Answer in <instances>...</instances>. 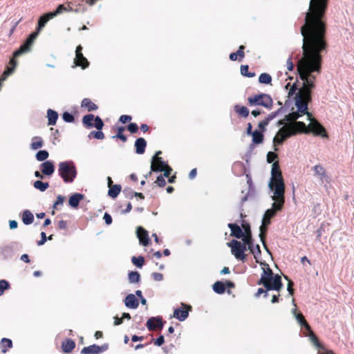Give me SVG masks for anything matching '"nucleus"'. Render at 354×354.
<instances>
[{
  "label": "nucleus",
  "instance_id": "1",
  "mask_svg": "<svg viewBox=\"0 0 354 354\" xmlns=\"http://www.w3.org/2000/svg\"><path fill=\"white\" fill-rule=\"evenodd\" d=\"M328 1L310 0L305 23L300 29L303 37V55L298 59L297 70L299 76H306L313 82L316 80L315 75L313 73H320L322 62L321 54L327 48L325 13Z\"/></svg>",
  "mask_w": 354,
  "mask_h": 354
},
{
  "label": "nucleus",
  "instance_id": "2",
  "mask_svg": "<svg viewBox=\"0 0 354 354\" xmlns=\"http://www.w3.org/2000/svg\"><path fill=\"white\" fill-rule=\"evenodd\" d=\"M308 102L295 97L296 112H292L286 116V121H295L293 125L281 127L273 138V144L281 145L287 138L295 136L297 132L327 137L325 128L308 112Z\"/></svg>",
  "mask_w": 354,
  "mask_h": 354
},
{
  "label": "nucleus",
  "instance_id": "3",
  "mask_svg": "<svg viewBox=\"0 0 354 354\" xmlns=\"http://www.w3.org/2000/svg\"><path fill=\"white\" fill-rule=\"evenodd\" d=\"M39 33V32L37 30L34 32H32L26 39L24 43L20 46L19 49L14 53L13 58H12L10 61V66H8L6 68L1 77V80H6V79L13 73L17 66V62L15 58L20 56L23 53L28 52L30 50L31 46L32 45L35 39L38 36Z\"/></svg>",
  "mask_w": 354,
  "mask_h": 354
},
{
  "label": "nucleus",
  "instance_id": "4",
  "mask_svg": "<svg viewBox=\"0 0 354 354\" xmlns=\"http://www.w3.org/2000/svg\"><path fill=\"white\" fill-rule=\"evenodd\" d=\"M258 285H263L267 290L279 291L283 286L281 277L278 274H274L272 270L268 267L263 269L261 279L257 282Z\"/></svg>",
  "mask_w": 354,
  "mask_h": 354
},
{
  "label": "nucleus",
  "instance_id": "5",
  "mask_svg": "<svg viewBox=\"0 0 354 354\" xmlns=\"http://www.w3.org/2000/svg\"><path fill=\"white\" fill-rule=\"evenodd\" d=\"M269 187L277 196H282L285 193V184L278 162H274L272 165Z\"/></svg>",
  "mask_w": 354,
  "mask_h": 354
},
{
  "label": "nucleus",
  "instance_id": "6",
  "mask_svg": "<svg viewBox=\"0 0 354 354\" xmlns=\"http://www.w3.org/2000/svg\"><path fill=\"white\" fill-rule=\"evenodd\" d=\"M58 174L65 183H71L77 176V169L73 161H63L59 163Z\"/></svg>",
  "mask_w": 354,
  "mask_h": 354
},
{
  "label": "nucleus",
  "instance_id": "7",
  "mask_svg": "<svg viewBox=\"0 0 354 354\" xmlns=\"http://www.w3.org/2000/svg\"><path fill=\"white\" fill-rule=\"evenodd\" d=\"M272 200L274 201V203L272 204V207L268 209L263 215V225H270L271 218L275 216L277 212L282 209L285 203L284 194L282 196H277L274 194L272 196Z\"/></svg>",
  "mask_w": 354,
  "mask_h": 354
},
{
  "label": "nucleus",
  "instance_id": "8",
  "mask_svg": "<svg viewBox=\"0 0 354 354\" xmlns=\"http://www.w3.org/2000/svg\"><path fill=\"white\" fill-rule=\"evenodd\" d=\"M303 81V86L296 93L295 97H301V100L307 102H310L312 100V89L315 87V82L311 80L309 81L306 79V76H299Z\"/></svg>",
  "mask_w": 354,
  "mask_h": 354
},
{
  "label": "nucleus",
  "instance_id": "9",
  "mask_svg": "<svg viewBox=\"0 0 354 354\" xmlns=\"http://www.w3.org/2000/svg\"><path fill=\"white\" fill-rule=\"evenodd\" d=\"M248 103L250 106H262L266 109H271L272 108L273 100L271 96L266 93H260L249 97Z\"/></svg>",
  "mask_w": 354,
  "mask_h": 354
},
{
  "label": "nucleus",
  "instance_id": "10",
  "mask_svg": "<svg viewBox=\"0 0 354 354\" xmlns=\"http://www.w3.org/2000/svg\"><path fill=\"white\" fill-rule=\"evenodd\" d=\"M19 249V244L16 241L0 245V258L4 261L12 259Z\"/></svg>",
  "mask_w": 354,
  "mask_h": 354
},
{
  "label": "nucleus",
  "instance_id": "11",
  "mask_svg": "<svg viewBox=\"0 0 354 354\" xmlns=\"http://www.w3.org/2000/svg\"><path fill=\"white\" fill-rule=\"evenodd\" d=\"M227 245L231 248L232 254L234 255L236 259L241 261L245 260V255L244 252L246 250V246L244 244L233 239L230 243H227Z\"/></svg>",
  "mask_w": 354,
  "mask_h": 354
},
{
  "label": "nucleus",
  "instance_id": "12",
  "mask_svg": "<svg viewBox=\"0 0 354 354\" xmlns=\"http://www.w3.org/2000/svg\"><path fill=\"white\" fill-rule=\"evenodd\" d=\"M82 47L79 45L75 50V64L76 66H81L83 69L87 68L89 65V62L87 59L84 57L82 53Z\"/></svg>",
  "mask_w": 354,
  "mask_h": 354
},
{
  "label": "nucleus",
  "instance_id": "13",
  "mask_svg": "<svg viewBox=\"0 0 354 354\" xmlns=\"http://www.w3.org/2000/svg\"><path fill=\"white\" fill-rule=\"evenodd\" d=\"M146 326L149 331L155 330L156 328L161 330L163 328L164 322L160 316L152 317L147 320Z\"/></svg>",
  "mask_w": 354,
  "mask_h": 354
},
{
  "label": "nucleus",
  "instance_id": "14",
  "mask_svg": "<svg viewBox=\"0 0 354 354\" xmlns=\"http://www.w3.org/2000/svg\"><path fill=\"white\" fill-rule=\"evenodd\" d=\"M168 165L163 161L162 158H157L155 161V157L152 158L151 163V170L156 172L162 171Z\"/></svg>",
  "mask_w": 354,
  "mask_h": 354
},
{
  "label": "nucleus",
  "instance_id": "15",
  "mask_svg": "<svg viewBox=\"0 0 354 354\" xmlns=\"http://www.w3.org/2000/svg\"><path fill=\"white\" fill-rule=\"evenodd\" d=\"M40 170L41 173L48 176H50L55 172L54 163L50 160H46L40 165Z\"/></svg>",
  "mask_w": 354,
  "mask_h": 354
},
{
  "label": "nucleus",
  "instance_id": "16",
  "mask_svg": "<svg viewBox=\"0 0 354 354\" xmlns=\"http://www.w3.org/2000/svg\"><path fill=\"white\" fill-rule=\"evenodd\" d=\"M310 334L309 337L311 340V342L313 343V344L319 349V351L322 354H334V353L332 351L326 350L324 346H322L319 342L317 336L313 333V332L310 330H308Z\"/></svg>",
  "mask_w": 354,
  "mask_h": 354
},
{
  "label": "nucleus",
  "instance_id": "17",
  "mask_svg": "<svg viewBox=\"0 0 354 354\" xmlns=\"http://www.w3.org/2000/svg\"><path fill=\"white\" fill-rule=\"evenodd\" d=\"M137 236L139 239L140 243L144 246H147L149 243V238L148 232L142 227L140 226L136 230Z\"/></svg>",
  "mask_w": 354,
  "mask_h": 354
},
{
  "label": "nucleus",
  "instance_id": "18",
  "mask_svg": "<svg viewBox=\"0 0 354 354\" xmlns=\"http://www.w3.org/2000/svg\"><path fill=\"white\" fill-rule=\"evenodd\" d=\"M246 179H247V183L248 185V193L241 198V203H243L244 202H245L246 201H248V199L251 197V196H253L254 195V193H255V189H254V187L253 185V183H252V177L250 174H246Z\"/></svg>",
  "mask_w": 354,
  "mask_h": 354
},
{
  "label": "nucleus",
  "instance_id": "19",
  "mask_svg": "<svg viewBox=\"0 0 354 354\" xmlns=\"http://www.w3.org/2000/svg\"><path fill=\"white\" fill-rule=\"evenodd\" d=\"M50 12H46L42 15L38 19L37 27L36 30L39 32L45 27L48 21L53 19V16L51 15Z\"/></svg>",
  "mask_w": 354,
  "mask_h": 354
},
{
  "label": "nucleus",
  "instance_id": "20",
  "mask_svg": "<svg viewBox=\"0 0 354 354\" xmlns=\"http://www.w3.org/2000/svg\"><path fill=\"white\" fill-rule=\"evenodd\" d=\"M292 313L294 317H295L297 322L301 327H304L306 330H310V326L305 319L304 316L303 315L302 313H297L296 308H294L292 310Z\"/></svg>",
  "mask_w": 354,
  "mask_h": 354
},
{
  "label": "nucleus",
  "instance_id": "21",
  "mask_svg": "<svg viewBox=\"0 0 354 354\" xmlns=\"http://www.w3.org/2000/svg\"><path fill=\"white\" fill-rule=\"evenodd\" d=\"M124 304L129 308L136 309L139 306V301L133 294H129L124 299Z\"/></svg>",
  "mask_w": 354,
  "mask_h": 354
},
{
  "label": "nucleus",
  "instance_id": "22",
  "mask_svg": "<svg viewBox=\"0 0 354 354\" xmlns=\"http://www.w3.org/2000/svg\"><path fill=\"white\" fill-rule=\"evenodd\" d=\"M227 226L231 230V236L236 239H241L243 236L244 232L239 225L236 223H229Z\"/></svg>",
  "mask_w": 354,
  "mask_h": 354
},
{
  "label": "nucleus",
  "instance_id": "23",
  "mask_svg": "<svg viewBox=\"0 0 354 354\" xmlns=\"http://www.w3.org/2000/svg\"><path fill=\"white\" fill-rule=\"evenodd\" d=\"M147 147V142L143 138H138L136 140L135 147L136 153L138 154H143Z\"/></svg>",
  "mask_w": 354,
  "mask_h": 354
},
{
  "label": "nucleus",
  "instance_id": "24",
  "mask_svg": "<svg viewBox=\"0 0 354 354\" xmlns=\"http://www.w3.org/2000/svg\"><path fill=\"white\" fill-rule=\"evenodd\" d=\"M84 198V195L80 193H76L72 195L68 200V204L71 207H78L80 202Z\"/></svg>",
  "mask_w": 354,
  "mask_h": 354
},
{
  "label": "nucleus",
  "instance_id": "25",
  "mask_svg": "<svg viewBox=\"0 0 354 354\" xmlns=\"http://www.w3.org/2000/svg\"><path fill=\"white\" fill-rule=\"evenodd\" d=\"M75 347V342L71 339H67L62 344V351L65 353L71 352Z\"/></svg>",
  "mask_w": 354,
  "mask_h": 354
},
{
  "label": "nucleus",
  "instance_id": "26",
  "mask_svg": "<svg viewBox=\"0 0 354 354\" xmlns=\"http://www.w3.org/2000/svg\"><path fill=\"white\" fill-rule=\"evenodd\" d=\"M189 316L188 310H181L180 308H176L174 312V317L180 322L185 321Z\"/></svg>",
  "mask_w": 354,
  "mask_h": 354
},
{
  "label": "nucleus",
  "instance_id": "27",
  "mask_svg": "<svg viewBox=\"0 0 354 354\" xmlns=\"http://www.w3.org/2000/svg\"><path fill=\"white\" fill-rule=\"evenodd\" d=\"M48 125H55L58 119V113L55 111L48 109L47 110Z\"/></svg>",
  "mask_w": 354,
  "mask_h": 354
},
{
  "label": "nucleus",
  "instance_id": "28",
  "mask_svg": "<svg viewBox=\"0 0 354 354\" xmlns=\"http://www.w3.org/2000/svg\"><path fill=\"white\" fill-rule=\"evenodd\" d=\"M313 170L315 172V175L317 176L322 181L324 178L326 176V170L320 165H316L313 167Z\"/></svg>",
  "mask_w": 354,
  "mask_h": 354
},
{
  "label": "nucleus",
  "instance_id": "29",
  "mask_svg": "<svg viewBox=\"0 0 354 354\" xmlns=\"http://www.w3.org/2000/svg\"><path fill=\"white\" fill-rule=\"evenodd\" d=\"M81 106L86 108L88 111H93L97 109V106L88 98H84L82 101Z\"/></svg>",
  "mask_w": 354,
  "mask_h": 354
},
{
  "label": "nucleus",
  "instance_id": "30",
  "mask_svg": "<svg viewBox=\"0 0 354 354\" xmlns=\"http://www.w3.org/2000/svg\"><path fill=\"white\" fill-rule=\"evenodd\" d=\"M22 221L25 225H30L34 221V216L30 210H25L22 214Z\"/></svg>",
  "mask_w": 354,
  "mask_h": 354
},
{
  "label": "nucleus",
  "instance_id": "31",
  "mask_svg": "<svg viewBox=\"0 0 354 354\" xmlns=\"http://www.w3.org/2000/svg\"><path fill=\"white\" fill-rule=\"evenodd\" d=\"M44 145L43 140L39 136H35L32 138V142L30 144V147L33 150H37L39 148H41Z\"/></svg>",
  "mask_w": 354,
  "mask_h": 354
},
{
  "label": "nucleus",
  "instance_id": "32",
  "mask_svg": "<svg viewBox=\"0 0 354 354\" xmlns=\"http://www.w3.org/2000/svg\"><path fill=\"white\" fill-rule=\"evenodd\" d=\"M242 241H243V243L245 245H248V249H250L251 245H253V241L252 238V234L250 228L248 229V231H245V234H243V236L241 238Z\"/></svg>",
  "mask_w": 354,
  "mask_h": 354
},
{
  "label": "nucleus",
  "instance_id": "33",
  "mask_svg": "<svg viewBox=\"0 0 354 354\" xmlns=\"http://www.w3.org/2000/svg\"><path fill=\"white\" fill-rule=\"evenodd\" d=\"M0 344L1 346V352L6 353L8 348H10L12 347V341L10 339L3 337L1 340Z\"/></svg>",
  "mask_w": 354,
  "mask_h": 354
},
{
  "label": "nucleus",
  "instance_id": "34",
  "mask_svg": "<svg viewBox=\"0 0 354 354\" xmlns=\"http://www.w3.org/2000/svg\"><path fill=\"white\" fill-rule=\"evenodd\" d=\"M97 345L93 344L86 347H84L82 351V354H97L100 353L98 349H97Z\"/></svg>",
  "mask_w": 354,
  "mask_h": 354
},
{
  "label": "nucleus",
  "instance_id": "35",
  "mask_svg": "<svg viewBox=\"0 0 354 354\" xmlns=\"http://www.w3.org/2000/svg\"><path fill=\"white\" fill-rule=\"evenodd\" d=\"M121 191V186L120 185H114L109 187L108 195L115 198H116Z\"/></svg>",
  "mask_w": 354,
  "mask_h": 354
},
{
  "label": "nucleus",
  "instance_id": "36",
  "mask_svg": "<svg viewBox=\"0 0 354 354\" xmlns=\"http://www.w3.org/2000/svg\"><path fill=\"white\" fill-rule=\"evenodd\" d=\"M128 279L131 283H136L140 281V274L137 271H131L128 274Z\"/></svg>",
  "mask_w": 354,
  "mask_h": 354
},
{
  "label": "nucleus",
  "instance_id": "37",
  "mask_svg": "<svg viewBox=\"0 0 354 354\" xmlns=\"http://www.w3.org/2000/svg\"><path fill=\"white\" fill-rule=\"evenodd\" d=\"M234 111L243 118H247L250 113L249 109L246 106H240L238 104L234 106Z\"/></svg>",
  "mask_w": 354,
  "mask_h": 354
},
{
  "label": "nucleus",
  "instance_id": "38",
  "mask_svg": "<svg viewBox=\"0 0 354 354\" xmlns=\"http://www.w3.org/2000/svg\"><path fill=\"white\" fill-rule=\"evenodd\" d=\"M252 136V142L254 144H261L263 141V134L262 132H261L258 130L254 131Z\"/></svg>",
  "mask_w": 354,
  "mask_h": 354
},
{
  "label": "nucleus",
  "instance_id": "39",
  "mask_svg": "<svg viewBox=\"0 0 354 354\" xmlns=\"http://www.w3.org/2000/svg\"><path fill=\"white\" fill-rule=\"evenodd\" d=\"M33 186L36 189L45 192L49 187V183L41 180H36L34 182Z\"/></svg>",
  "mask_w": 354,
  "mask_h": 354
},
{
  "label": "nucleus",
  "instance_id": "40",
  "mask_svg": "<svg viewBox=\"0 0 354 354\" xmlns=\"http://www.w3.org/2000/svg\"><path fill=\"white\" fill-rule=\"evenodd\" d=\"M213 290L217 294H223L225 291V285L221 281H216L213 285Z\"/></svg>",
  "mask_w": 354,
  "mask_h": 354
},
{
  "label": "nucleus",
  "instance_id": "41",
  "mask_svg": "<svg viewBox=\"0 0 354 354\" xmlns=\"http://www.w3.org/2000/svg\"><path fill=\"white\" fill-rule=\"evenodd\" d=\"M259 82L261 84H269L272 82V77L268 73H261L259 77Z\"/></svg>",
  "mask_w": 354,
  "mask_h": 354
},
{
  "label": "nucleus",
  "instance_id": "42",
  "mask_svg": "<svg viewBox=\"0 0 354 354\" xmlns=\"http://www.w3.org/2000/svg\"><path fill=\"white\" fill-rule=\"evenodd\" d=\"M250 252L254 255V257L256 259V261L258 263V258L261 256V252L260 250L259 245H256L255 246L253 245H251L250 249H249Z\"/></svg>",
  "mask_w": 354,
  "mask_h": 354
},
{
  "label": "nucleus",
  "instance_id": "43",
  "mask_svg": "<svg viewBox=\"0 0 354 354\" xmlns=\"http://www.w3.org/2000/svg\"><path fill=\"white\" fill-rule=\"evenodd\" d=\"M268 225H263L262 223V225L260 226L259 229H260V234H259V236H260V239H261V241H262L263 243V247L265 248V249L268 252V249L267 248V245L266 244V241H265V235L263 234V233H266V231H267V226Z\"/></svg>",
  "mask_w": 354,
  "mask_h": 354
},
{
  "label": "nucleus",
  "instance_id": "44",
  "mask_svg": "<svg viewBox=\"0 0 354 354\" xmlns=\"http://www.w3.org/2000/svg\"><path fill=\"white\" fill-rule=\"evenodd\" d=\"M94 119V115L93 114H88L83 117L82 122L87 127L91 128L93 127V124L92 121Z\"/></svg>",
  "mask_w": 354,
  "mask_h": 354
},
{
  "label": "nucleus",
  "instance_id": "45",
  "mask_svg": "<svg viewBox=\"0 0 354 354\" xmlns=\"http://www.w3.org/2000/svg\"><path fill=\"white\" fill-rule=\"evenodd\" d=\"M75 6V3L73 2H70L68 3V11H73L75 12H83L86 10V8L79 3L77 5V8H74L73 6Z\"/></svg>",
  "mask_w": 354,
  "mask_h": 354
},
{
  "label": "nucleus",
  "instance_id": "46",
  "mask_svg": "<svg viewBox=\"0 0 354 354\" xmlns=\"http://www.w3.org/2000/svg\"><path fill=\"white\" fill-rule=\"evenodd\" d=\"M131 261L136 267L142 268L145 263V259L142 256L133 257Z\"/></svg>",
  "mask_w": 354,
  "mask_h": 354
},
{
  "label": "nucleus",
  "instance_id": "47",
  "mask_svg": "<svg viewBox=\"0 0 354 354\" xmlns=\"http://www.w3.org/2000/svg\"><path fill=\"white\" fill-rule=\"evenodd\" d=\"M49 153L46 150H40L36 153V159L38 161H44L48 158Z\"/></svg>",
  "mask_w": 354,
  "mask_h": 354
},
{
  "label": "nucleus",
  "instance_id": "48",
  "mask_svg": "<svg viewBox=\"0 0 354 354\" xmlns=\"http://www.w3.org/2000/svg\"><path fill=\"white\" fill-rule=\"evenodd\" d=\"M124 131V127H118V132H117V134L115 136H113L112 138H118V139H120L122 142H126L127 140V138L126 136H124L122 132Z\"/></svg>",
  "mask_w": 354,
  "mask_h": 354
},
{
  "label": "nucleus",
  "instance_id": "49",
  "mask_svg": "<svg viewBox=\"0 0 354 354\" xmlns=\"http://www.w3.org/2000/svg\"><path fill=\"white\" fill-rule=\"evenodd\" d=\"M68 8L65 7V6L64 4H60L57 6V8H56V10L55 11L50 12V13L52 14L51 15L53 16V17H55L58 15L62 14L63 12L68 11Z\"/></svg>",
  "mask_w": 354,
  "mask_h": 354
},
{
  "label": "nucleus",
  "instance_id": "50",
  "mask_svg": "<svg viewBox=\"0 0 354 354\" xmlns=\"http://www.w3.org/2000/svg\"><path fill=\"white\" fill-rule=\"evenodd\" d=\"M94 124L93 127H95L97 130H102V129L104 127V122L100 118V116H94Z\"/></svg>",
  "mask_w": 354,
  "mask_h": 354
},
{
  "label": "nucleus",
  "instance_id": "51",
  "mask_svg": "<svg viewBox=\"0 0 354 354\" xmlns=\"http://www.w3.org/2000/svg\"><path fill=\"white\" fill-rule=\"evenodd\" d=\"M92 136L97 140H102L104 138V134L101 130H98L97 131H93L88 135L89 138Z\"/></svg>",
  "mask_w": 354,
  "mask_h": 354
},
{
  "label": "nucleus",
  "instance_id": "52",
  "mask_svg": "<svg viewBox=\"0 0 354 354\" xmlns=\"http://www.w3.org/2000/svg\"><path fill=\"white\" fill-rule=\"evenodd\" d=\"M62 119L66 122H73L75 120L74 115L68 111H65L63 113Z\"/></svg>",
  "mask_w": 354,
  "mask_h": 354
},
{
  "label": "nucleus",
  "instance_id": "53",
  "mask_svg": "<svg viewBox=\"0 0 354 354\" xmlns=\"http://www.w3.org/2000/svg\"><path fill=\"white\" fill-rule=\"evenodd\" d=\"M10 288L9 283L5 280H0V296L2 295L4 291Z\"/></svg>",
  "mask_w": 354,
  "mask_h": 354
},
{
  "label": "nucleus",
  "instance_id": "54",
  "mask_svg": "<svg viewBox=\"0 0 354 354\" xmlns=\"http://www.w3.org/2000/svg\"><path fill=\"white\" fill-rule=\"evenodd\" d=\"M64 200H65L64 196H63L62 195H58L57 197L56 201L54 203V204L53 205V209H58L59 206L63 205Z\"/></svg>",
  "mask_w": 354,
  "mask_h": 354
},
{
  "label": "nucleus",
  "instance_id": "55",
  "mask_svg": "<svg viewBox=\"0 0 354 354\" xmlns=\"http://www.w3.org/2000/svg\"><path fill=\"white\" fill-rule=\"evenodd\" d=\"M127 129L131 133H136L138 131V127L136 123L131 122L128 124Z\"/></svg>",
  "mask_w": 354,
  "mask_h": 354
},
{
  "label": "nucleus",
  "instance_id": "56",
  "mask_svg": "<svg viewBox=\"0 0 354 354\" xmlns=\"http://www.w3.org/2000/svg\"><path fill=\"white\" fill-rule=\"evenodd\" d=\"M156 183H157L159 187H165L166 185V181L164 178V176L162 175L158 176L156 178Z\"/></svg>",
  "mask_w": 354,
  "mask_h": 354
},
{
  "label": "nucleus",
  "instance_id": "57",
  "mask_svg": "<svg viewBox=\"0 0 354 354\" xmlns=\"http://www.w3.org/2000/svg\"><path fill=\"white\" fill-rule=\"evenodd\" d=\"M122 193L125 195L126 198H132L133 197L134 192L130 188H124Z\"/></svg>",
  "mask_w": 354,
  "mask_h": 354
},
{
  "label": "nucleus",
  "instance_id": "58",
  "mask_svg": "<svg viewBox=\"0 0 354 354\" xmlns=\"http://www.w3.org/2000/svg\"><path fill=\"white\" fill-rule=\"evenodd\" d=\"M283 109V107H281L279 108L277 111H274V112H272L271 113H270L268 117L266 118V119L270 122L272 120H273L274 118L277 117V115Z\"/></svg>",
  "mask_w": 354,
  "mask_h": 354
},
{
  "label": "nucleus",
  "instance_id": "59",
  "mask_svg": "<svg viewBox=\"0 0 354 354\" xmlns=\"http://www.w3.org/2000/svg\"><path fill=\"white\" fill-rule=\"evenodd\" d=\"M277 158V155L274 152L269 151L267 154V161L269 163L274 162Z\"/></svg>",
  "mask_w": 354,
  "mask_h": 354
},
{
  "label": "nucleus",
  "instance_id": "60",
  "mask_svg": "<svg viewBox=\"0 0 354 354\" xmlns=\"http://www.w3.org/2000/svg\"><path fill=\"white\" fill-rule=\"evenodd\" d=\"M131 120V117L128 115H122L120 117L119 121L122 124H125Z\"/></svg>",
  "mask_w": 354,
  "mask_h": 354
},
{
  "label": "nucleus",
  "instance_id": "61",
  "mask_svg": "<svg viewBox=\"0 0 354 354\" xmlns=\"http://www.w3.org/2000/svg\"><path fill=\"white\" fill-rule=\"evenodd\" d=\"M269 122H270L266 118L259 123L258 127L260 129L264 131L266 130V127L269 124Z\"/></svg>",
  "mask_w": 354,
  "mask_h": 354
},
{
  "label": "nucleus",
  "instance_id": "62",
  "mask_svg": "<svg viewBox=\"0 0 354 354\" xmlns=\"http://www.w3.org/2000/svg\"><path fill=\"white\" fill-rule=\"evenodd\" d=\"M244 46L241 45L239 47L238 50L236 52V55L239 57L240 61L244 57Z\"/></svg>",
  "mask_w": 354,
  "mask_h": 354
},
{
  "label": "nucleus",
  "instance_id": "63",
  "mask_svg": "<svg viewBox=\"0 0 354 354\" xmlns=\"http://www.w3.org/2000/svg\"><path fill=\"white\" fill-rule=\"evenodd\" d=\"M153 279L156 281H160L163 279V275L159 272H153L152 274Z\"/></svg>",
  "mask_w": 354,
  "mask_h": 354
},
{
  "label": "nucleus",
  "instance_id": "64",
  "mask_svg": "<svg viewBox=\"0 0 354 354\" xmlns=\"http://www.w3.org/2000/svg\"><path fill=\"white\" fill-rule=\"evenodd\" d=\"M104 222L106 225H111L112 223V217L108 213H104V217H103Z\"/></svg>",
  "mask_w": 354,
  "mask_h": 354
}]
</instances>
